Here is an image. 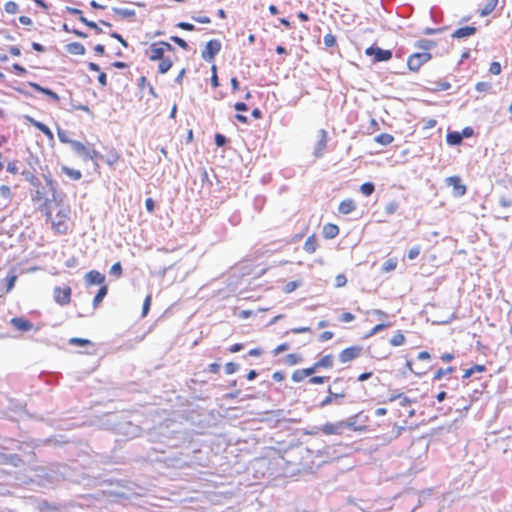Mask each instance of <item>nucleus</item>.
I'll use <instances>...</instances> for the list:
<instances>
[{
  "label": "nucleus",
  "mask_w": 512,
  "mask_h": 512,
  "mask_svg": "<svg viewBox=\"0 0 512 512\" xmlns=\"http://www.w3.org/2000/svg\"><path fill=\"white\" fill-rule=\"evenodd\" d=\"M348 382L349 380L343 377L335 378L327 389L328 395L318 404V407L322 409L332 403L341 405L340 400L347 396Z\"/></svg>",
  "instance_id": "obj_1"
},
{
  "label": "nucleus",
  "mask_w": 512,
  "mask_h": 512,
  "mask_svg": "<svg viewBox=\"0 0 512 512\" xmlns=\"http://www.w3.org/2000/svg\"><path fill=\"white\" fill-rule=\"evenodd\" d=\"M432 59V54L429 52H415L407 59V67L412 72H417L428 61Z\"/></svg>",
  "instance_id": "obj_2"
},
{
  "label": "nucleus",
  "mask_w": 512,
  "mask_h": 512,
  "mask_svg": "<svg viewBox=\"0 0 512 512\" xmlns=\"http://www.w3.org/2000/svg\"><path fill=\"white\" fill-rule=\"evenodd\" d=\"M365 54L369 57H372L374 63L387 62L393 56L391 50L382 49L381 47H378L376 45H371L368 48H366Z\"/></svg>",
  "instance_id": "obj_3"
},
{
  "label": "nucleus",
  "mask_w": 512,
  "mask_h": 512,
  "mask_svg": "<svg viewBox=\"0 0 512 512\" xmlns=\"http://www.w3.org/2000/svg\"><path fill=\"white\" fill-rule=\"evenodd\" d=\"M221 47V42L218 39H212L207 42L205 49L201 53V57L206 62H211L212 60H214L215 56L220 52Z\"/></svg>",
  "instance_id": "obj_4"
},
{
  "label": "nucleus",
  "mask_w": 512,
  "mask_h": 512,
  "mask_svg": "<svg viewBox=\"0 0 512 512\" xmlns=\"http://www.w3.org/2000/svg\"><path fill=\"white\" fill-rule=\"evenodd\" d=\"M119 434L125 435L129 438L136 437L140 434L141 428L131 422H120L115 427Z\"/></svg>",
  "instance_id": "obj_5"
},
{
  "label": "nucleus",
  "mask_w": 512,
  "mask_h": 512,
  "mask_svg": "<svg viewBox=\"0 0 512 512\" xmlns=\"http://www.w3.org/2000/svg\"><path fill=\"white\" fill-rule=\"evenodd\" d=\"M445 182L448 186H451L453 188V195L455 197H461L465 195L466 193V186L462 184V180L459 176L454 175L447 177L445 179Z\"/></svg>",
  "instance_id": "obj_6"
},
{
  "label": "nucleus",
  "mask_w": 512,
  "mask_h": 512,
  "mask_svg": "<svg viewBox=\"0 0 512 512\" xmlns=\"http://www.w3.org/2000/svg\"><path fill=\"white\" fill-rule=\"evenodd\" d=\"M363 348L361 346H351L342 350L339 354L341 363H348L360 356Z\"/></svg>",
  "instance_id": "obj_7"
},
{
  "label": "nucleus",
  "mask_w": 512,
  "mask_h": 512,
  "mask_svg": "<svg viewBox=\"0 0 512 512\" xmlns=\"http://www.w3.org/2000/svg\"><path fill=\"white\" fill-rule=\"evenodd\" d=\"M71 288L70 287H55L54 288V299L55 301L64 306L67 305L71 300Z\"/></svg>",
  "instance_id": "obj_8"
},
{
  "label": "nucleus",
  "mask_w": 512,
  "mask_h": 512,
  "mask_svg": "<svg viewBox=\"0 0 512 512\" xmlns=\"http://www.w3.org/2000/svg\"><path fill=\"white\" fill-rule=\"evenodd\" d=\"M10 324L21 332H28L33 328V323L24 317H13Z\"/></svg>",
  "instance_id": "obj_9"
},
{
  "label": "nucleus",
  "mask_w": 512,
  "mask_h": 512,
  "mask_svg": "<svg viewBox=\"0 0 512 512\" xmlns=\"http://www.w3.org/2000/svg\"><path fill=\"white\" fill-rule=\"evenodd\" d=\"M85 283L87 286L91 285H103L105 281V275L96 270H91L85 274Z\"/></svg>",
  "instance_id": "obj_10"
},
{
  "label": "nucleus",
  "mask_w": 512,
  "mask_h": 512,
  "mask_svg": "<svg viewBox=\"0 0 512 512\" xmlns=\"http://www.w3.org/2000/svg\"><path fill=\"white\" fill-rule=\"evenodd\" d=\"M319 139L315 145L314 156L319 158L322 157L327 146V132L324 129H320Z\"/></svg>",
  "instance_id": "obj_11"
},
{
  "label": "nucleus",
  "mask_w": 512,
  "mask_h": 512,
  "mask_svg": "<svg viewBox=\"0 0 512 512\" xmlns=\"http://www.w3.org/2000/svg\"><path fill=\"white\" fill-rule=\"evenodd\" d=\"M0 463L11 465L13 467H19L23 461L17 454L0 452Z\"/></svg>",
  "instance_id": "obj_12"
},
{
  "label": "nucleus",
  "mask_w": 512,
  "mask_h": 512,
  "mask_svg": "<svg viewBox=\"0 0 512 512\" xmlns=\"http://www.w3.org/2000/svg\"><path fill=\"white\" fill-rule=\"evenodd\" d=\"M316 429L327 435H338L342 433L343 424H341L340 421L336 423H326L320 427H316Z\"/></svg>",
  "instance_id": "obj_13"
},
{
  "label": "nucleus",
  "mask_w": 512,
  "mask_h": 512,
  "mask_svg": "<svg viewBox=\"0 0 512 512\" xmlns=\"http://www.w3.org/2000/svg\"><path fill=\"white\" fill-rule=\"evenodd\" d=\"M27 84L31 88H33L35 91L40 92L42 94H45L46 96H48L49 98H51L55 102L59 101V99H60L58 94L56 92H54L53 90L49 89V88L43 87V86H41V85H39V84H37L35 82H28Z\"/></svg>",
  "instance_id": "obj_14"
},
{
  "label": "nucleus",
  "mask_w": 512,
  "mask_h": 512,
  "mask_svg": "<svg viewBox=\"0 0 512 512\" xmlns=\"http://www.w3.org/2000/svg\"><path fill=\"white\" fill-rule=\"evenodd\" d=\"M476 31H477V28L475 26L460 27L452 33V38L462 39V38L470 37V36L474 35L476 33Z\"/></svg>",
  "instance_id": "obj_15"
},
{
  "label": "nucleus",
  "mask_w": 512,
  "mask_h": 512,
  "mask_svg": "<svg viewBox=\"0 0 512 512\" xmlns=\"http://www.w3.org/2000/svg\"><path fill=\"white\" fill-rule=\"evenodd\" d=\"M164 54L165 52L163 51V48L157 42H154L150 45V61H158L165 57Z\"/></svg>",
  "instance_id": "obj_16"
},
{
  "label": "nucleus",
  "mask_w": 512,
  "mask_h": 512,
  "mask_svg": "<svg viewBox=\"0 0 512 512\" xmlns=\"http://www.w3.org/2000/svg\"><path fill=\"white\" fill-rule=\"evenodd\" d=\"M322 233L326 239H333L339 234V228L335 224L327 223L323 226Z\"/></svg>",
  "instance_id": "obj_17"
},
{
  "label": "nucleus",
  "mask_w": 512,
  "mask_h": 512,
  "mask_svg": "<svg viewBox=\"0 0 512 512\" xmlns=\"http://www.w3.org/2000/svg\"><path fill=\"white\" fill-rule=\"evenodd\" d=\"M66 51L72 55H84L85 47L80 42H72L66 45Z\"/></svg>",
  "instance_id": "obj_18"
},
{
  "label": "nucleus",
  "mask_w": 512,
  "mask_h": 512,
  "mask_svg": "<svg viewBox=\"0 0 512 512\" xmlns=\"http://www.w3.org/2000/svg\"><path fill=\"white\" fill-rule=\"evenodd\" d=\"M414 47L423 50V52H429L431 49L436 47V43L429 39H420L415 41Z\"/></svg>",
  "instance_id": "obj_19"
},
{
  "label": "nucleus",
  "mask_w": 512,
  "mask_h": 512,
  "mask_svg": "<svg viewBox=\"0 0 512 512\" xmlns=\"http://www.w3.org/2000/svg\"><path fill=\"white\" fill-rule=\"evenodd\" d=\"M355 208L356 205L354 201L352 199H346L339 204L338 211L344 215H347L354 211Z\"/></svg>",
  "instance_id": "obj_20"
},
{
  "label": "nucleus",
  "mask_w": 512,
  "mask_h": 512,
  "mask_svg": "<svg viewBox=\"0 0 512 512\" xmlns=\"http://www.w3.org/2000/svg\"><path fill=\"white\" fill-rule=\"evenodd\" d=\"M71 147H72V150L82 156L83 158H85V155H88V149L82 142L80 141H77V140H74V142H71Z\"/></svg>",
  "instance_id": "obj_21"
},
{
  "label": "nucleus",
  "mask_w": 512,
  "mask_h": 512,
  "mask_svg": "<svg viewBox=\"0 0 512 512\" xmlns=\"http://www.w3.org/2000/svg\"><path fill=\"white\" fill-rule=\"evenodd\" d=\"M316 248H317V240H316L315 235L309 236L303 245L304 251H306L309 254H312L316 251Z\"/></svg>",
  "instance_id": "obj_22"
},
{
  "label": "nucleus",
  "mask_w": 512,
  "mask_h": 512,
  "mask_svg": "<svg viewBox=\"0 0 512 512\" xmlns=\"http://www.w3.org/2000/svg\"><path fill=\"white\" fill-rule=\"evenodd\" d=\"M107 293H108V287L106 285L100 286L98 292L96 293V295L94 296V299H93V307L94 308L98 307V305L103 301V299L105 298Z\"/></svg>",
  "instance_id": "obj_23"
},
{
  "label": "nucleus",
  "mask_w": 512,
  "mask_h": 512,
  "mask_svg": "<svg viewBox=\"0 0 512 512\" xmlns=\"http://www.w3.org/2000/svg\"><path fill=\"white\" fill-rule=\"evenodd\" d=\"M462 135L461 133L457 132V131H453V132H449L446 136V141L449 145H453V146H456V145H459L462 143Z\"/></svg>",
  "instance_id": "obj_24"
},
{
  "label": "nucleus",
  "mask_w": 512,
  "mask_h": 512,
  "mask_svg": "<svg viewBox=\"0 0 512 512\" xmlns=\"http://www.w3.org/2000/svg\"><path fill=\"white\" fill-rule=\"evenodd\" d=\"M57 217L59 218V220L55 221V220H52V226L53 228L58 232V233H61V234H65L67 232V226L66 224L62 221V217H64V215H62L60 212L57 214Z\"/></svg>",
  "instance_id": "obj_25"
},
{
  "label": "nucleus",
  "mask_w": 512,
  "mask_h": 512,
  "mask_svg": "<svg viewBox=\"0 0 512 512\" xmlns=\"http://www.w3.org/2000/svg\"><path fill=\"white\" fill-rule=\"evenodd\" d=\"M61 171L70 177L72 180H79L82 177V173L80 170L70 168L68 166H62Z\"/></svg>",
  "instance_id": "obj_26"
},
{
  "label": "nucleus",
  "mask_w": 512,
  "mask_h": 512,
  "mask_svg": "<svg viewBox=\"0 0 512 512\" xmlns=\"http://www.w3.org/2000/svg\"><path fill=\"white\" fill-rule=\"evenodd\" d=\"M159 61H160V63L158 66V72L161 74L167 73L173 65L172 60L168 57H164V58L160 59Z\"/></svg>",
  "instance_id": "obj_27"
},
{
  "label": "nucleus",
  "mask_w": 512,
  "mask_h": 512,
  "mask_svg": "<svg viewBox=\"0 0 512 512\" xmlns=\"http://www.w3.org/2000/svg\"><path fill=\"white\" fill-rule=\"evenodd\" d=\"M112 10L115 14L123 18H133L136 15L133 9L113 7Z\"/></svg>",
  "instance_id": "obj_28"
},
{
  "label": "nucleus",
  "mask_w": 512,
  "mask_h": 512,
  "mask_svg": "<svg viewBox=\"0 0 512 512\" xmlns=\"http://www.w3.org/2000/svg\"><path fill=\"white\" fill-rule=\"evenodd\" d=\"M334 363V357L332 354H328L323 356L320 360L317 361V366L319 368H332Z\"/></svg>",
  "instance_id": "obj_29"
},
{
  "label": "nucleus",
  "mask_w": 512,
  "mask_h": 512,
  "mask_svg": "<svg viewBox=\"0 0 512 512\" xmlns=\"http://www.w3.org/2000/svg\"><path fill=\"white\" fill-rule=\"evenodd\" d=\"M32 124L34 127H36L39 131H41L45 136H47L50 139H53V133L51 129L44 123L32 120Z\"/></svg>",
  "instance_id": "obj_30"
},
{
  "label": "nucleus",
  "mask_w": 512,
  "mask_h": 512,
  "mask_svg": "<svg viewBox=\"0 0 512 512\" xmlns=\"http://www.w3.org/2000/svg\"><path fill=\"white\" fill-rule=\"evenodd\" d=\"M394 140V137L388 133H381L375 137V141L382 146H387L391 144Z\"/></svg>",
  "instance_id": "obj_31"
},
{
  "label": "nucleus",
  "mask_w": 512,
  "mask_h": 512,
  "mask_svg": "<svg viewBox=\"0 0 512 512\" xmlns=\"http://www.w3.org/2000/svg\"><path fill=\"white\" fill-rule=\"evenodd\" d=\"M498 4V0H488L487 3L482 8L480 15L487 16L493 12Z\"/></svg>",
  "instance_id": "obj_32"
},
{
  "label": "nucleus",
  "mask_w": 512,
  "mask_h": 512,
  "mask_svg": "<svg viewBox=\"0 0 512 512\" xmlns=\"http://www.w3.org/2000/svg\"><path fill=\"white\" fill-rule=\"evenodd\" d=\"M486 370V367L484 365L476 364L473 367L467 369L463 374V379L470 378L474 373L476 372H484Z\"/></svg>",
  "instance_id": "obj_33"
},
{
  "label": "nucleus",
  "mask_w": 512,
  "mask_h": 512,
  "mask_svg": "<svg viewBox=\"0 0 512 512\" xmlns=\"http://www.w3.org/2000/svg\"><path fill=\"white\" fill-rule=\"evenodd\" d=\"M16 281L17 275L14 274L13 272H9L5 278L6 292H10L14 288Z\"/></svg>",
  "instance_id": "obj_34"
},
{
  "label": "nucleus",
  "mask_w": 512,
  "mask_h": 512,
  "mask_svg": "<svg viewBox=\"0 0 512 512\" xmlns=\"http://www.w3.org/2000/svg\"><path fill=\"white\" fill-rule=\"evenodd\" d=\"M302 360L301 356L298 355V354H295V353H291V354H288L285 356L284 358V363L289 365V366H293V365H296L298 363H300Z\"/></svg>",
  "instance_id": "obj_35"
},
{
  "label": "nucleus",
  "mask_w": 512,
  "mask_h": 512,
  "mask_svg": "<svg viewBox=\"0 0 512 512\" xmlns=\"http://www.w3.org/2000/svg\"><path fill=\"white\" fill-rule=\"evenodd\" d=\"M358 417H359V415L356 414V415H353V416L349 417L346 421H340L341 424H343V429L344 428H348V429H351V430H358L359 428H357L355 426Z\"/></svg>",
  "instance_id": "obj_36"
},
{
  "label": "nucleus",
  "mask_w": 512,
  "mask_h": 512,
  "mask_svg": "<svg viewBox=\"0 0 512 512\" xmlns=\"http://www.w3.org/2000/svg\"><path fill=\"white\" fill-rule=\"evenodd\" d=\"M360 191L365 196H370L375 191V185L372 182H365L360 186Z\"/></svg>",
  "instance_id": "obj_37"
},
{
  "label": "nucleus",
  "mask_w": 512,
  "mask_h": 512,
  "mask_svg": "<svg viewBox=\"0 0 512 512\" xmlns=\"http://www.w3.org/2000/svg\"><path fill=\"white\" fill-rule=\"evenodd\" d=\"M46 186L48 188V191L51 193V200L55 201L57 199L56 193H57V182L53 179H47Z\"/></svg>",
  "instance_id": "obj_38"
},
{
  "label": "nucleus",
  "mask_w": 512,
  "mask_h": 512,
  "mask_svg": "<svg viewBox=\"0 0 512 512\" xmlns=\"http://www.w3.org/2000/svg\"><path fill=\"white\" fill-rule=\"evenodd\" d=\"M69 344L76 345V346H87V345L92 346L93 345V343L90 340L84 339V338H78V337L70 338Z\"/></svg>",
  "instance_id": "obj_39"
},
{
  "label": "nucleus",
  "mask_w": 512,
  "mask_h": 512,
  "mask_svg": "<svg viewBox=\"0 0 512 512\" xmlns=\"http://www.w3.org/2000/svg\"><path fill=\"white\" fill-rule=\"evenodd\" d=\"M405 342V336L398 331L391 339L390 344L392 346H401Z\"/></svg>",
  "instance_id": "obj_40"
},
{
  "label": "nucleus",
  "mask_w": 512,
  "mask_h": 512,
  "mask_svg": "<svg viewBox=\"0 0 512 512\" xmlns=\"http://www.w3.org/2000/svg\"><path fill=\"white\" fill-rule=\"evenodd\" d=\"M454 370H455V368L452 366H449L445 369L440 368L435 372L433 380H440L443 376H445L446 374L452 373Z\"/></svg>",
  "instance_id": "obj_41"
},
{
  "label": "nucleus",
  "mask_w": 512,
  "mask_h": 512,
  "mask_svg": "<svg viewBox=\"0 0 512 512\" xmlns=\"http://www.w3.org/2000/svg\"><path fill=\"white\" fill-rule=\"evenodd\" d=\"M397 266V260L394 258H389L386 260L382 266V271L390 272L393 271Z\"/></svg>",
  "instance_id": "obj_42"
},
{
  "label": "nucleus",
  "mask_w": 512,
  "mask_h": 512,
  "mask_svg": "<svg viewBox=\"0 0 512 512\" xmlns=\"http://www.w3.org/2000/svg\"><path fill=\"white\" fill-rule=\"evenodd\" d=\"M390 326L389 323H380V324H377L376 326H374L372 328V330L367 334L365 335V338H370L372 337L373 335L377 334L378 332L388 328Z\"/></svg>",
  "instance_id": "obj_43"
},
{
  "label": "nucleus",
  "mask_w": 512,
  "mask_h": 512,
  "mask_svg": "<svg viewBox=\"0 0 512 512\" xmlns=\"http://www.w3.org/2000/svg\"><path fill=\"white\" fill-rule=\"evenodd\" d=\"M308 377L304 369H297L292 373V380L296 383L301 382L304 378Z\"/></svg>",
  "instance_id": "obj_44"
},
{
  "label": "nucleus",
  "mask_w": 512,
  "mask_h": 512,
  "mask_svg": "<svg viewBox=\"0 0 512 512\" xmlns=\"http://www.w3.org/2000/svg\"><path fill=\"white\" fill-rule=\"evenodd\" d=\"M499 204L503 208H511L512 207V195H502L499 198Z\"/></svg>",
  "instance_id": "obj_45"
},
{
  "label": "nucleus",
  "mask_w": 512,
  "mask_h": 512,
  "mask_svg": "<svg viewBox=\"0 0 512 512\" xmlns=\"http://www.w3.org/2000/svg\"><path fill=\"white\" fill-rule=\"evenodd\" d=\"M433 91H445L451 88V84L447 81H438L434 83Z\"/></svg>",
  "instance_id": "obj_46"
},
{
  "label": "nucleus",
  "mask_w": 512,
  "mask_h": 512,
  "mask_svg": "<svg viewBox=\"0 0 512 512\" xmlns=\"http://www.w3.org/2000/svg\"><path fill=\"white\" fill-rule=\"evenodd\" d=\"M399 208V203L397 201H390L385 206V212L388 215L394 214Z\"/></svg>",
  "instance_id": "obj_47"
},
{
  "label": "nucleus",
  "mask_w": 512,
  "mask_h": 512,
  "mask_svg": "<svg viewBox=\"0 0 512 512\" xmlns=\"http://www.w3.org/2000/svg\"><path fill=\"white\" fill-rule=\"evenodd\" d=\"M57 135H58L60 142H62V143H68L71 145V142H74V140H72L68 137V133L65 130L58 128Z\"/></svg>",
  "instance_id": "obj_48"
},
{
  "label": "nucleus",
  "mask_w": 512,
  "mask_h": 512,
  "mask_svg": "<svg viewBox=\"0 0 512 512\" xmlns=\"http://www.w3.org/2000/svg\"><path fill=\"white\" fill-rule=\"evenodd\" d=\"M5 11L8 13V14H16L18 12V4L14 1H8L6 2L5 4Z\"/></svg>",
  "instance_id": "obj_49"
},
{
  "label": "nucleus",
  "mask_w": 512,
  "mask_h": 512,
  "mask_svg": "<svg viewBox=\"0 0 512 512\" xmlns=\"http://www.w3.org/2000/svg\"><path fill=\"white\" fill-rule=\"evenodd\" d=\"M323 43L326 47H333L336 45V37L333 34L328 33L324 36Z\"/></svg>",
  "instance_id": "obj_50"
},
{
  "label": "nucleus",
  "mask_w": 512,
  "mask_h": 512,
  "mask_svg": "<svg viewBox=\"0 0 512 512\" xmlns=\"http://www.w3.org/2000/svg\"><path fill=\"white\" fill-rule=\"evenodd\" d=\"M122 272H123V270H122L121 263L116 262L111 266L109 273L115 277H120L122 275Z\"/></svg>",
  "instance_id": "obj_51"
},
{
  "label": "nucleus",
  "mask_w": 512,
  "mask_h": 512,
  "mask_svg": "<svg viewBox=\"0 0 512 512\" xmlns=\"http://www.w3.org/2000/svg\"><path fill=\"white\" fill-rule=\"evenodd\" d=\"M420 252H421V247L419 245H415L409 249L407 257L410 260H414L419 256Z\"/></svg>",
  "instance_id": "obj_52"
},
{
  "label": "nucleus",
  "mask_w": 512,
  "mask_h": 512,
  "mask_svg": "<svg viewBox=\"0 0 512 512\" xmlns=\"http://www.w3.org/2000/svg\"><path fill=\"white\" fill-rule=\"evenodd\" d=\"M214 141L217 147H223L226 145L228 139L225 135L216 133L214 137Z\"/></svg>",
  "instance_id": "obj_53"
},
{
  "label": "nucleus",
  "mask_w": 512,
  "mask_h": 512,
  "mask_svg": "<svg viewBox=\"0 0 512 512\" xmlns=\"http://www.w3.org/2000/svg\"><path fill=\"white\" fill-rule=\"evenodd\" d=\"M239 370V364L234 362H228L225 365V373L228 375L234 374Z\"/></svg>",
  "instance_id": "obj_54"
},
{
  "label": "nucleus",
  "mask_w": 512,
  "mask_h": 512,
  "mask_svg": "<svg viewBox=\"0 0 512 512\" xmlns=\"http://www.w3.org/2000/svg\"><path fill=\"white\" fill-rule=\"evenodd\" d=\"M492 88V84L490 82H478L475 85V89L478 92H487Z\"/></svg>",
  "instance_id": "obj_55"
},
{
  "label": "nucleus",
  "mask_w": 512,
  "mask_h": 512,
  "mask_svg": "<svg viewBox=\"0 0 512 512\" xmlns=\"http://www.w3.org/2000/svg\"><path fill=\"white\" fill-rule=\"evenodd\" d=\"M489 72L493 75H498L501 73V65L499 62H492L489 67Z\"/></svg>",
  "instance_id": "obj_56"
},
{
  "label": "nucleus",
  "mask_w": 512,
  "mask_h": 512,
  "mask_svg": "<svg viewBox=\"0 0 512 512\" xmlns=\"http://www.w3.org/2000/svg\"><path fill=\"white\" fill-rule=\"evenodd\" d=\"M300 283L297 282V281H290L288 282L285 287H284V291L286 293H291L293 292L294 290H296L298 287H299Z\"/></svg>",
  "instance_id": "obj_57"
},
{
  "label": "nucleus",
  "mask_w": 512,
  "mask_h": 512,
  "mask_svg": "<svg viewBox=\"0 0 512 512\" xmlns=\"http://www.w3.org/2000/svg\"><path fill=\"white\" fill-rule=\"evenodd\" d=\"M11 189L10 187L6 186V185H2L0 186V196L3 197L4 199H10L11 198Z\"/></svg>",
  "instance_id": "obj_58"
},
{
  "label": "nucleus",
  "mask_w": 512,
  "mask_h": 512,
  "mask_svg": "<svg viewBox=\"0 0 512 512\" xmlns=\"http://www.w3.org/2000/svg\"><path fill=\"white\" fill-rule=\"evenodd\" d=\"M211 70H212L211 85L216 88V87H218L220 85L219 84V80H218V76H217V68H216V66L213 65Z\"/></svg>",
  "instance_id": "obj_59"
},
{
  "label": "nucleus",
  "mask_w": 512,
  "mask_h": 512,
  "mask_svg": "<svg viewBox=\"0 0 512 512\" xmlns=\"http://www.w3.org/2000/svg\"><path fill=\"white\" fill-rule=\"evenodd\" d=\"M170 39H171V41L176 43L181 48H183V49H187L188 48V44H187V42L184 39H182V38H180L178 36H171Z\"/></svg>",
  "instance_id": "obj_60"
},
{
  "label": "nucleus",
  "mask_w": 512,
  "mask_h": 512,
  "mask_svg": "<svg viewBox=\"0 0 512 512\" xmlns=\"http://www.w3.org/2000/svg\"><path fill=\"white\" fill-rule=\"evenodd\" d=\"M47 194H48V191L46 190V187H44L42 185L36 189V198L38 200L45 199Z\"/></svg>",
  "instance_id": "obj_61"
},
{
  "label": "nucleus",
  "mask_w": 512,
  "mask_h": 512,
  "mask_svg": "<svg viewBox=\"0 0 512 512\" xmlns=\"http://www.w3.org/2000/svg\"><path fill=\"white\" fill-rule=\"evenodd\" d=\"M110 36H111L112 38L116 39L118 42H120V43H121V45H122L123 47H125V48H127V47H128V42H127V41L122 37V35H121V34H119L118 32H112V33L110 34Z\"/></svg>",
  "instance_id": "obj_62"
},
{
  "label": "nucleus",
  "mask_w": 512,
  "mask_h": 512,
  "mask_svg": "<svg viewBox=\"0 0 512 512\" xmlns=\"http://www.w3.org/2000/svg\"><path fill=\"white\" fill-rule=\"evenodd\" d=\"M328 379H329V377H326V376H311L310 379H309V383H311V384H322V383H324Z\"/></svg>",
  "instance_id": "obj_63"
},
{
  "label": "nucleus",
  "mask_w": 512,
  "mask_h": 512,
  "mask_svg": "<svg viewBox=\"0 0 512 512\" xmlns=\"http://www.w3.org/2000/svg\"><path fill=\"white\" fill-rule=\"evenodd\" d=\"M35 171H31V170H23L21 172L22 176L25 178L26 181L30 182V181H34L35 180V174H34Z\"/></svg>",
  "instance_id": "obj_64"
}]
</instances>
